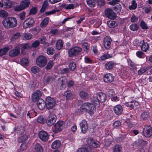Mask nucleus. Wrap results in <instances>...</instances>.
Wrapping results in <instances>:
<instances>
[{"instance_id": "f257e3e1", "label": "nucleus", "mask_w": 152, "mask_h": 152, "mask_svg": "<svg viewBox=\"0 0 152 152\" xmlns=\"http://www.w3.org/2000/svg\"><path fill=\"white\" fill-rule=\"evenodd\" d=\"M2 24L5 28H11L15 27L17 26V21L15 18L8 17L3 20Z\"/></svg>"}, {"instance_id": "f03ea898", "label": "nucleus", "mask_w": 152, "mask_h": 152, "mask_svg": "<svg viewBox=\"0 0 152 152\" xmlns=\"http://www.w3.org/2000/svg\"><path fill=\"white\" fill-rule=\"evenodd\" d=\"M96 108L94 104L89 103H84L80 107L81 111H87L90 114H93Z\"/></svg>"}, {"instance_id": "7ed1b4c3", "label": "nucleus", "mask_w": 152, "mask_h": 152, "mask_svg": "<svg viewBox=\"0 0 152 152\" xmlns=\"http://www.w3.org/2000/svg\"><path fill=\"white\" fill-rule=\"evenodd\" d=\"M82 49L79 47H74L70 48L68 51L69 56L73 57L78 55L82 51Z\"/></svg>"}, {"instance_id": "20e7f679", "label": "nucleus", "mask_w": 152, "mask_h": 152, "mask_svg": "<svg viewBox=\"0 0 152 152\" xmlns=\"http://www.w3.org/2000/svg\"><path fill=\"white\" fill-rule=\"evenodd\" d=\"M36 64L40 67H44L47 62L46 57L43 55H39L36 60Z\"/></svg>"}, {"instance_id": "39448f33", "label": "nucleus", "mask_w": 152, "mask_h": 152, "mask_svg": "<svg viewBox=\"0 0 152 152\" xmlns=\"http://www.w3.org/2000/svg\"><path fill=\"white\" fill-rule=\"evenodd\" d=\"M30 1L29 0H26L22 1L19 5L14 7V10L16 11H20L28 7Z\"/></svg>"}, {"instance_id": "423d86ee", "label": "nucleus", "mask_w": 152, "mask_h": 152, "mask_svg": "<svg viewBox=\"0 0 152 152\" xmlns=\"http://www.w3.org/2000/svg\"><path fill=\"white\" fill-rule=\"evenodd\" d=\"M45 103L46 107L48 110L52 109L56 104L54 100L50 96L47 97L46 98Z\"/></svg>"}, {"instance_id": "0eeeda50", "label": "nucleus", "mask_w": 152, "mask_h": 152, "mask_svg": "<svg viewBox=\"0 0 152 152\" xmlns=\"http://www.w3.org/2000/svg\"><path fill=\"white\" fill-rule=\"evenodd\" d=\"M142 135L146 137H150L152 136V127L148 126H144L142 132Z\"/></svg>"}, {"instance_id": "6e6552de", "label": "nucleus", "mask_w": 152, "mask_h": 152, "mask_svg": "<svg viewBox=\"0 0 152 152\" xmlns=\"http://www.w3.org/2000/svg\"><path fill=\"white\" fill-rule=\"evenodd\" d=\"M34 23V20L33 18H30L26 20L23 23V26L24 28H30L33 26Z\"/></svg>"}, {"instance_id": "1a4fd4ad", "label": "nucleus", "mask_w": 152, "mask_h": 152, "mask_svg": "<svg viewBox=\"0 0 152 152\" xmlns=\"http://www.w3.org/2000/svg\"><path fill=\"white\" fill-rule=\"evenodd\" d=\"M104 12L106 16L111 19H114L116 17V14L114 13L113 10L110 8L106 9Z\"/></svg>"}, {"instance_id": "9d476101", "label": "nucleus", "mask_w": 152, "mask_h": 152, "mask_svg": "<svg viewBox=\"0 0 152 152\" xmlns=\"http://www.w3.org/2000/svg\"><path fill=\"white\" fill-rule=\"evenodd\" d=\"M56 116L53 114H50L48 116L46 122L47 124L49 126H51L56 122Z\"/></svg>"}, {"instance_id": "9b49d317", "label": "nucleus", "mask_w": 152, "mask_h": 152, "mask_svg": "<svg viewBox=\"0 0 152 152\" xmlns=\"http://www.w3.org/2000/svg\"><path fill=\"white\" fill-rule=\"evenodd\" d=\"M42 95L41 92L38 90H37L32 94L31 96L32 101L34 102H36L40 99Z\"/></svg>"}, {"instance_id": "f8f14e48", "label": "nucleus", "mask_w": 152, "mask_h": 152, "mask_svg": "<svg viewBox=\"0 0 152 152\" xmlns=\"http://www.w3.org/2000/svg\"><path fill=\"white\" fill-rule=\"evenodd\" d=\"M80 126L82 133L85 134L87 132L88 125L86 121L82 120L80 124Z\"/></svg>"}, {"instance_id": "ddd939ff", "label": "nucleus", "mask_w": 152, "mask_h": 152, "mask_svg": "<svg viewBox=\"0 0 152 152\" xmlns=\"http://www.w3.org/2000/svg\"><path fill=\"white\" fill-rule=\"evenodd\" d=\"M63 124V122L62 121H58L54 125V127L53 129V132L56 133L61 131L62 129Z\"/></svg>"}, {"instance_id": "4468645a", "label": "nucleus", "mask_w": 152, "mask_h": 152, "mask_svg": "<svg viewBox=\"0 0 152 152\" xmlns=\"http://www.w3.org/2000/svg\"><path fill=\"white\" fill-rule=\"evenodd\" d=\"M112 39L109 36H106L104 37L103 39V43L104 47L106 49H108L111 47Z\"/></svg>"}, {"instance_id": "2eb2a0df", "label": "nucleus", "mask_w": 152, "mask_h": 152, "mask_svg": "<svg viewBox=\"0 0 152 152\" xmlns=\"http://www.w3.org/2000/svg\"><path fill=\"white\" fill-rule=\"evenodd\" d=\"M39 137L44 142L47 141L48 139L49 136L47 133L45 131H41L38 134Z\"/></svg>"}, {"instance_id": "dca6fc26", "label": "nucleus", "mask_w": 152, "mask_h": 152, "mask_svg": "<svg viewBox=\"0 0 152 152\" xmlns=\"http://www.w3.org/2000/svg\"><path fill=\"white\" fill-rule=\"evenodd\" d=\"M20 48L16 47L14 49L10 50L9 52L10 56L13 57L18 56L20 53Z\"/></svg>"}, {"instance_id": "f3484780", "label": "nucleus", "mask_w": 152, "mask_h": 152, "mask_svg": "<svg viewBox=\"0 0 152 152\" xmlns=\"http://www.w3.org/2000/svg\"><path fill=\"white\" fill-rule=\"evenodd\" d=\"M87 142L89 145L94 148H97L100 146L99 142H95L92 138H88Z\"/></svg>"}, {"instance_id": "a211bd4d", "label": "nucleus", "mask_w": 152, "mask_h": 152, "mask_svg": "<svg viewBox=\"0 0 152 152\" xmlns=\"http://www.w3.org/2000/svg\"><path fill=\"white\" fill-rule=\"evenodd\" d=\"M67 82V79L64 77H61L57 81V85L58 86L64 87V86Z\"/></svg>"}, {"instance_id": "6ab92c4d", "label": "nucleus", "mask_w": 152, "mask_h": 152, "mask_svg": "<svg viewBox=\"0 0 152 152\" xmlns=\"http://www.w3.org/2000/svg\"><path fill=\"white\" fill-rule=\"evenodd\" d=\"M96 96L98 101L102 103L104 102L107 98L106 95L102 92L98 93Z\"/></svg>"}, {"instance_id": "aec40b11", "label": "nucleus", "mask_w": 152, "mask_h": 152, "mask_svg": "<svg viewBox=\"0 0 152 152\" xmlns=\"http://www.w3.org/2000/svg\"><path fill=\"white\" fill-rule=\"evenodd\" d=\"M114 77L113 75L109 73L106 74L104 76V81L106 83H110L112 82L114 80Z\"/></svg>"}, {"instance_id": "412c9836", "label": "nucleus", "mask_w": 152, "mask_h": 152, "mask_svg": "<svg viewBox=\"0 0 152 152\" xmlns=\"http://www.w3.org/2000/svg\"><path fill=\"white\" fill-rule=\"evenodd\" d=\"M140 43L142 44L140 47L141 50L143 51L146 52L148 50L149 46L147 42H145L144 40L141 41Z\"/></svg>"}, {"instance_id": "4be33fe9", "label": "nucleus", "mask_w": 152, "mask_h": 152, "mask_svg": "<svg viewBox=\"0 0 152 152\" xmlns=\"http://www.w3.org/2000/svg\"><path fill=\"white\" fill-rule=\"evenodd\" d=\"M113 110L116 115H119L123 111V108L120 105H117L114 107Z\"/></svg>"}, {"instance_id": "5701e85b", "label": "nucleus", "mask_w": 152, "mask_h": 152, "mask_svg": "<svg viewBox=\"0 0 152 152\" xmlns=\"http://www.w3.org/2000/svg\"><path fill=\"white\" fill-rule=\"evenodd\" d=\"M37 104L38 108L40 110L44 109L46 105L44 101L42 99L39 100Z\"/></svg>"}, {"instance_id": "b1692460", "label": "nucleus", "mask_w": 152, "mask_h": 152, "mask_svg": "<svg viewBox=\"0 0 152 152\" xmlns=\"http://www.w3.org/2000/svg\"><path fill=\"white\" fill-rule=\"evenodd\" d=\"M115 65V64L113 61H110L107 62L105 64V67L107 70L112 69Z\"/></svg>"}, {"instance_id": "393cba45", "label": "nucleus", "mask_w": 152, "mask_h": 152, "mask_svg": "<svg viewBox=\"0 0 152 152\" xmlns=\"http://www.w3.org/2000/svg\"><path fill=\"white\" fill-rule=\"evenodd\" d=\"M107 24L109 27L110 28H115L116 26H117L118 24V23L117 21L109 20L107 21Z\"/></svg>"}, {"instance_id": "a878e982", "label": "nucleus", "mask_w": 152, "mask_h": 152, "mask_svg": "<svg viewBox=\"0 0 152 152\" xmlns=\"http://www.w3.org/2000/svg\"><path fill=\"white\" fill-rule=\"evenodd\" d=\"M64 96L66 97L67 100H70L73 98V96L70 90H68L65 92Z\"/></svg>"}, {"instance_id": "bb28decb", "label": "nucleus", "mask_w": 152, "mask_h": 152, "mask_svg": "<svg viewBox=\"0 0 152 152\" xmlns=\"http://www.w3.org/2000/svg\"><path fill=\"white\" fill-rule=\"evenodd\" d=\"M3 4L4 8L5 9H9L11 8L12 6V4L10 0H6Z\"/></svg>"}, {"instance_id": "cd10ccee", "label": "nucleus", "mask_w": 152, "mask_h": 152, "mask_svg": "<svg viewBox=\"0 0 152 152\" xmlns=\"http://www.w3.org/2000/svg\"><path fill=\"white\" fill-rule=\"evenodd\" d=\"M48 3L47 1H45L42 5V7L40 10L41 13H44L45 11L46 8L48 7Z\"/></svg>"}, {"instance_id": "c85d7f7f", "label": "nucleus", "mask_w": 152, "mask_h": 152, "mask_svg": "<svg viewBox=\"0 0 152 152\" xmlns=\"http://www.w3.org/2000/svg\"><path fill=\"white\" fill-rule=\"evenodd\" d=\"M34 149L37 152H42L43 150L42 146L39 143H37L35 145Z\"/></svg>"}, {"instance_id": "c756f323", "label": "nucleus", "mask_w": 152, "mask_h": 152, "mask_svg": "<svg viewBox=\"0 0 152 152\" xmlns=\"http://www.w3.org/2000/svg\"><path fill=\"white\" fill-rule=\"evenodd\" d=\"M63 42L61 40L59 39L57 41L56 44V47L58 50L61 49L63 47Z\"/></svg>"}, {"instance_id": "7c9ffc66", "label": "nucleus", "mask_w": 152, "mask_h": 152, "mask_svg": "<svg viewBox=\"0 0 152 152\" xmlns=\"http://www.w3.org/2000/svg\"><path fill=\"white\" fill-rule=\"evenodd\" d=\"M79 95L81 98L83 99H86L88 98V94L83 91H80Z\"/></svg>"}, {"instance_id": "2f4dec72", "label": "nucleus", "mask_w": 152, "mask_h": 152, "mask_svg": "<svg viewBox=\"0 0 152 152\" xmlns=\"http://www.w3.org/2000/svg\"><path fill=\"white\" fill-rule=\"evenodd\" d=\"M60 145V141L58 140H56L51 145V147L53 149H56L59 147Z\"/></svg>"}, {"instance_id": "473e14b6", "label": "nucleus", "mask_w": 152, "mask_h": 152, "mask_svg": "<svg viewBox=\"0 0 152 152\" xmlns=\"http://www.w3.org/2000/svg\"><path fill=\"white\" fill-rule=\"evenodd\" d=\"M49 22V18L46 17L41 22L40 26L41 27L46 26L48 24Z\"/></svg>"}, {"instance_id": "72a5a7b5", "label": "nucleus", "mask_w": 152, "mask_h": 152, "mask_svg": "<svg viewBox=\"0 0 152 152\" xmlns=\"http://www.w3.org/2000/svg\"><path fill=\"white\" fill-rule=\"evenodd\" d=\"M91 149L89 147L79 148L77 151V152H90Z\"/></svg>"}, {"instance_id": "f704fd0d", "label": "nucleus", "mask_w": 152, "mask_h": 152, "mask_svg": "<svg viewBox=\"0 0 152 152\" xmlns=\"http://www.w3.org/2000/svg\"><path fill=\"white\" fill-rule=\"evenodd\" d=\"M9 50L8 47H5L0 49V56L5 55Z\"/></svg>"}, {"instance_id": "c9c22d12", "label": "nucleus", "mask_w": 152, "mask_h": 152, "mask_svg": "<svg viewBox=\"0 0 152 152\" xmlns=\"http://www.w3.org/2000/svg\"><path fill=\"white\" fill-rule=\"evenodd\" d=\"M122 150L121 146L119 145H115L113 148V152H121Z\"/></svg>"}, {"instance_id": "e433bc0d", "label": "nucleus", "mask_w": 152, "mask_h": 152, "mask_svg": "<svg viewBox=\"0 0 152 152\" xmlns=\"http://www.w3.org/2000/svg\"><path fill=\"white\" fill-rule=\"evenodd\" d=\"M8 15V13L4 10H0V17L2 18H6Z\"/></svg>"}, {"instance_id": "4c0bfd02", "label": "nucleus", "mask_w": 152, "mask_h": 152, "mask_svg": "<svg viewBox=\"0 0 152 152\" xmlns=\"http://www.w3.org/2000/svg\"><path fill=\"white\" fill-rule=\"evenodd\" d=\"M21 33L20 32H17L13 34L12 36L11 40V41H14L18 39L20 36Z\"/></svg>"}, {"instance_id": "58836bf2", "label": "nucleus", "mask_w": 152, "mask_h": 152, "mask_svg": "<svg viewBox=\"0 0 152 152\" xmlns=\"http://www.w3.org/2000/svg\"><path fill=\"white\" fill-rule=\"evenodd\" d=\"M28 137L27 135L24 134L20 136L18 139V141L19 142H21L26 140Z\"/></svg>"}, {"instance_id": "ea45409f", "label": "nucleus", "mask_w": 152, "mask_h": 152, "mask_svg": "<svg viewBox=\"0 0 152 152\" xmlns=\"http://www.w3.org/2000/svg\"><path fill=\"white\" fill-rule=\"evenodd\" d=\"M96 0H86L88 4L91 7H94L95 5Z\"/></svg>"}, {"instance_id": "a19ab883", "label": "nucleus", "mask_w": 152, "mask_h": 152, "mask_svg": "<svg viewBox=\"0 0 152 152\" xmlns=\"http://www.w3.org/2000/svg\"><path fill=\"white\" fill-rule=\"evenodd\" d=\"M76 63L75 62L71 61L69 63V67L71 71H73L76 68Z\"/></svg>"}, {"instance_id": "79ce46f5", "label": "nucleus", "mask_w": 152, "mask_h": 152, "mask_svg": "<svg viewBox=\"0 0 152 152\" xmlns=\"http://www.w3.org/2000/svg\"><path fill=\"white\" fill-rule=\"evenodd\" d=\"M53 63L52 61H50L48 63L47 65L45 67V69L47 70H50L51 68L52 67L53 65Z\"/></svg>"}, {"instance_id": "37998d69", "label": "nucleus", "mask_w": 152, "mask_h": 152, "mask_svg": "<svg viewBox=\"0 0 152 152\" xmlns=\"http://www.w3.org/2000/svg\"><path fill=\"white\" fill-rule=\"evenodd\" d=\"M113 9L117 13H118L121 11V6L120 4H118L116 6L114 7Z\"/></svg>"}, {"instance_id": "c03bdc74", "label": "nucleus", "mask_w": 152, "mask_h": 152, "mask_svg": "<svg viewBox=\"0 0 152 152\" xmlns=\"http://www.w3.org/2000/svg\"><path fill=\"white\" fill-rule=\"evenodd\" d=\"M137 7V4L135 0H133L132 2V4L130 6L129 8L131 10L135 9Z\"/></svg>"}, {"instance_id": "a18cd8bd", "label": "nucleus", "mask_w": 152, "mask_h": 152, "mask_svg": "<svg viewBox=\"0 0 152 152\" xmlns=\"http://www.w3.org/2000/svg\"><path fill=\"white\" fill-rule=\"evenodd\" d=\"M28 61L26 58H23L20 60L21 64L22 65L27 66L28 64Z\"/></svg>"}, {"instance_id": "49530a36", "label": "nucleus", "mask_w": 152, "mask_h": 152, "mask_svg": "<svg viewBox=\"0 0 152 152\" xmlns=\"http://www.w3.org/2000/svg\"><path fill=\"white\" fill-rule=\"evenodd\" d=\"M130 28L131 30L135 31L138 30L139 27L137 24H134L130 26Z\"/></svg>"}, {"instance_id": "de8ad7c7", "label": "nucleus", "mask_w": 152, "mask_h": 152, "mask_svg": "<svg viewBox=\"0 0 152 152\" xmlns=\"http://www.w3.org/2000/svg\"><path fill=\"white\" fill-rule=\"evenodd\" d=\"M32 34L30 33H27L24 34L23 39L25 40H28L30 39L32 37Z\"/></svg>"}, {"instance_id": "09e8293b", "label": "nucleus", "mask_w": 152, "mask_h": 152, "mask_svg": "<svg viewBox=\"0 0 152 152\" xmlns=\"http://www.w3.org/2000/svg\"><path fill=\"white\" fill-rule=\"evenodd\" d=\"M54 49L52 47L48 48L47 49V53L49 55H53L54 53Z\"/></svg>"}, {"instance_id": "8fccbe9b", "label": "nucleus", "mask_w": 152, "mask_h": 152, "mask_svg": "<svg viewBox=\"0 0 152 152\" xmlns=\"http://www.w3.org/2000/svg\"><path fill=\"white\" fill-rule=\"evenodd\" d=\"M31 71L34 74L38 73L39 72V69L36 66L32 67L31 68Z\"/></svg>"}, {"instance_id": "3c124183", "label": "nucleus", "mask_w": 152, "mask_h": 152, "mask_svg": "<svg viewBox=\"0 0 152 152\" xmlns=\"http://www.w3.org/2000/svg\"><path fill=\"white\" fill-rule=\"evenodd\" d=\"M18 16L21 20H23L25 18L26 13L25 12H23L20 13Z\"/></svg>"}, {"instance_id": "603ef678", "label": "nucleus", "mask_w": 152, "mask_h": 152, "mask_svg": "<svg viewBox=\"0 0 152 152\" xmlns=\"http://www.w3.org/2000/svg\"><path fill=\"white\" fill-rule=\"evenodd\" d=\"M37 122L41 124H44L45 121V120L42 116H39L37 119Z\"/></svg>"}, {"instance_id": "864d4df0", "label": "nucleus", "mask_w": 152, "mask_h": 152, "mask_svg": "<svg viewBox=\"0 0 152 152\" xmlns=\"http://www.w3.org/2000/svg\"><path fill=\"white\" fill-rule=\"evenodd\" d=\"M37 12V10L36 7H33L30 10L29 14H35Z\"/></svg>"}, {"instance_id": "5fc2aeb1", "label": "nucleus", "mask_w": 152, "mask_h": 152, "mask_svg": "<svg viewBox=\"0 0 152 152\" xmlns=\"http://www.w3.org/2000/svg\"><path fill=\"white\" fill-rule=\"evenodd\" d=\"M130 20V21L132 23L136 22L138 20V18L134 15H132Z\"/></svg>"}, {"instance_id": "6e6d98bb", "label": "nucleus", "mask_w": 152, "mask_h": 152, "mask_svg": "<svg viewBox=\"0 0 152 152\" xmlns=\"http://www.w3.org/2000/svg\"><path fill=\"white\" fill-rule=\"evenodd\" d=\"M70 72V70L68 68H64L62 69L61 71L62 74H64L69 73Z\"/></svg>"}, {"instance_id": "4d7b16f0", "label": "nucleus", "mask_w": 152, "mask_h": 152, "mask_svg": "<svg viewBox=\"0 0 152 152\" xmlns=\"http://www.w3.org/2000/svg\"><path fill=\"white\" fill-rule=\"evenodd\" d=\"M110 57L111 56L109 55L108 54H105L101 56L100 58L102 60H104Z\"/></svg>"}, {"instance_id": "13d9d810", "label": "nucleus", "mask_w": 152, "mask_h": 152, "mask_svg": "<svg viewBox=\"0 0 152 152\" xmlns=\"http://www.w3.org/2000/svg\"><path fill=\"white\" fill-rule=\"evenodd\" d=\"M140 25L142 28L144 29H146L148 28L145 23L143 21H141L140 23Z\"/></svg>"}, {"instance_id": "bf43d9fd", "label": "nucleus", "mask_w": 152, "mask_h": 152, "mask_svg": "<svg viewBox=\"0 0 152 152\" xmlns=\"http://www.w3.org/2000/svg\"><path fill=\"white\" fill-rule=\"evenodd\" d=\"M40 42L38 40H36L31 44V46L33 48H36L37 47L39 44Z\"/></svg>"}, {"instance_id": "052dcab7", "label": "nucleus", "mask_w": 152, "mask_h": 152, "mask_svg": "<svg viewBox=\"0 0 152 152\" xmlns=\"http://www.w3.org/2000/svg\"><path fill=\"white\" fill-rule=\"evenodd\" d=\"M30 48V47L28 44H25L23 45V46L21 48V52H22L23 50H24L25 49H28Z\"/></svg>"}, {"instance_id": "680f3d73", "label": "nucleus", "mask_w": 152, "mask_h": 152, "mask_svg": "<svg viewBox=\"0 0 152 152\" xmlns=\"http://www.w3.org/2000/svg\"><path fill=\"white\" fill-rule=\"evenodd\" d=\"M119 0H113L109 2V4L112 5H115L120 2Z\"/></svg>"}, {"instance_id": "e2e57ef3", "label": "nucleus", "mask_w": 152, "mask_h": 152, "mask_svg": "<svg viewBox=\"0 0 152 152\" xmlns=\"http://www.w3.org/2000/svg\"><path fill=\"white\" fill-rule=\"evenodd\" d=\"M27 148V145L26 143H23L20 145V149L21 151H23L26 150Z\"/></svg>"}, {"instance_id": "0e129e2a", "label": "nucleus", "mask_w": 152, "mask_h": 152, "mask_svg": "<svg viewBox=\"0 0 152 152\" xmlns=\"http://www.w3.org/2000/svg\"><path fill=\"white\" fill-rule=\"evenodd\" d=\"M138 143L139 144L145 145L147 144V142L142 139H139L138 140Z\"/></svg>"}, {"instance_id": "69168bd1", "label": "nucleus", "mask_w": 152, "mask_h": 152, "mask_svg": "<svg viewBox=\"0 0 152 152\" xmlns=\"http://www.w3.org/2000/svg\"><path fill=\"white\" fill-rule=\"evenodd\" d=\"M141 117L143 120H145L148 118L147 112H143L141 115Z\"/></svg>"}, {"instance_id": "338daca9", "label": "nucleus", "mask_w": 152, "mask_h": 152, "mask_svg": "<svg viewBox=\"0 0 152 152\" xmlns=\"http://www.w3.org/2000/svg\"><path fill=\"white\" fill-rule=\"evenodd\" d=\"M125 104L126 106L130 107L132 109H133V101H131L130 102H127Z\"/></svg>"}, {"instance_id": "774afa93", "label": "nucleus", "mask_w": 152, "mask_h": 152, "mask_svg": "<svg viewBox=\"0 0 152 152\" xmlns=\"http://www.w3.org/2000/svg\"><path fill=\"white\" fill-rule=\"evenodd\" d=\"M146 71V69L145 68H142L138 71V74L139 75H141Z\"/></svg>"}]
</instances>
